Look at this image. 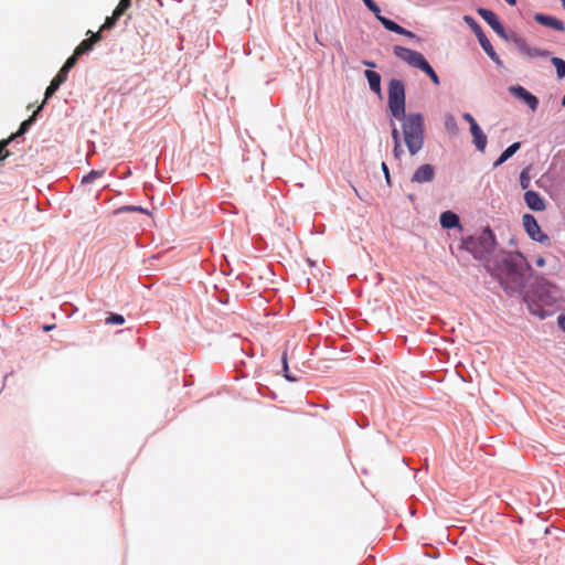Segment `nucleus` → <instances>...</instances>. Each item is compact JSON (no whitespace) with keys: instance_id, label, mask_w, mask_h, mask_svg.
Returning a JSON list of instances; mask_svg holds the SVG:
<instances>
[{"instance_id":"1","label":"nucleus","mask_w":565,"mask_h":565,"mask_svg":"<svg viewBox=\"0 0 565 565\" xmlns=\"http://www.w3.org/2000/svg\"><path fill=\"white\" fill-rule=\"evenodd\" d=\"M529 268L521 253H508L503 255L495 275L507 290H516L523 287Z\"/></svg>"},{"instance_id":"2","label":"nucleus","mask_w":565,"mask_h":565,"mask_svg":"<svg viewBox=\"0 0 565 565\" xmlns=\"http://www.w3.org/2000/svg\"><path fill=\"white\" fill-rule=\"evenodd\" d=\"M402 121L403 140L411 156L417 154L425 140L424 118L418 113H409L399 119Z\"/></svg>"},{"instance_id":"3","label":"nucleus","mask_w":565,"mask_h":565,"mask_svg":"<svg viewBox=\"0 0 565 565\" xmlns=\"http://www.w3.org/2000/svg\"><path fill=\"white\" fill-rule=\"evenodd\" d=\"M495 236L491 228L487 226L479 235L470 236L463 242L469 250L478 259L484 260L495 248Z\"/></svg>"},{"instance_id":"4","label":"nucleus","mask_w":565,"mask_h":565,"mask_svg":"<svg viewBox=\"0 0 565 565\" xmlns=\"http://www.w3.org/2000/svg\"><path fill=\"white\" fill-rule=\"evenodd\" d=\"M387 106L390 114L395 119L406 115L405 86L401 79L393 78L388 83Z\"/></svg>"},{"instance_id":"5","label":"nucleus","mask_w":565,"mask_h":565,"mask_svg":"<svg viewBox=\"0 0 565 565\" xmlns=\"http://www.w3.org/2000/svg\"><path fill=\"white\" fill-rule=\"evenodd\" d=\"M364 4L367 7L370 11H372L376 19L382 23V25L394 33L407 36V38H415V34L403 26L398 25L396 22L381 15V9L380 7L373 1V0H363Z\"/></svg>"},{"instance_id":"6","label":"nucleus","mask_w":565,"mask_h":565,"mask_svg":"<svg viewBox=\"0 0 565 565\" xmlns=\"http://www.w3.org/2000/svg\"><path fill=\"white\" fill-rule=\"evenodd\" d=\"M522 224L527 235L539 243H548V236L542 232L536 218L532 214H524L522 217Z\"/></svg>"},{"instance_id":"7","label":"nucleus","mask_w":565,"mask_h":565,"mask_svg":"<svg viewBox=\"0 0 565 565\" xmlns=\"http://www.w3.org/2000/svg\"><path fill=\"white\" fill-rule=\"evenodd\" d=\"M393 52L398 58L416 68H419L426 60L422 53L401 45H395Z\"/></svg>"},{"instance_id":"8","label":"nucleus","mask_w":565,"mask_h":565,"mask_svg":"<svg viewBox=\"0 0 565 565\" xmlns=\"http://www.w3.org/2000/svg\"><path fill=\"white\" fill-rule=\"evenodd\" d=\"M477 12L491 26V29L498 35H500L501 38H503L505 40L510 39V38H508L502 23L499 21L497 14L493 11H491L489 9H484V8H479L477 10Z\"/></svg>"},{"instance_id":"9","label":"nucleus","mask_w":565,"mask_h":565,"mask_svg":"<svg viewBox=\"0 0 565 565\" xmlns=\"http://www.w3.org/2000/svg\"><path fill=\"white\" fill-rule=\"evenodd\" d=\"M511 41L515 44L518 50L529 57H547L550 52L537 47L530 46L526 41L518 35L511 36Z\"/></svg>"},{"instance_id":"10","label":"nucleus","mask_w":565,"mask_h":565,"mask_svg":"<svg viewBox=\"0 0 565 565\" xmlns=\"http://www.w3.org/2000/svg\"><path fill=\"white\" fill-rule=\"evenodd\" d=\"M509 90L514 97L523 100L532 111L536 110L539 106V99L535 95L520 85L511 86Z\"/></svg>"},{"instance_id":"11","label":"nucleus","mask_w":565,"mask_h":565,"mask_svg":"<svg viewBox=\"0 0 565 565\" xmlns=\"http://www.w3.org/2000/svg\"><path fill=\"white\" fill-rule=\"evenodd\" d=\"M435 177V168L425 163L419 166L412 175V182L414 183H425L433 181Z\"/></svg>"},{"instance_id":"12","label":"nucleus","mask_w":565,"mask_h":565,"mask_svg":"<svg viewBox=\"0 0 565 565\" xmlns=\"http://www.w3.org/2000/svg\"><path fill=\"white\" fill-rule=\"evenodd\" d=\"M524 201L532 211L542 212L546 209L544 199L535 191H526L524 193Z\"/></svg>"},{"instance_id":"13","label":"nucleus","mask_w":565,"mask_h":565,"mask_svg":"<svg viewBox=\"0 0 565 565\" xmlns=\"http://www.w3.org/2000/svg\"><path fill=\"white\" fill-rule=\"evenodd\" d=\"M534 20L544 25V26H547V28H551V29H554L556 31H565V26H564V23L562 20L555 18V17H552V15H547V14H543V13H536L534 15Z\"/></svg>"},{"instance_id":"14","label":"nucleus","mask_w":565,"mask_h":565,"mask_svg":"<svg viewBox=\"0 0 565 565\" xmlns=\"http://www.w3.org/2000/svg\"><path fill=\"white\" fill-rule=\"evenodd\" d=\"M87 34H90V36L86 40H83L74 50L76 55L81 56L89 52L93 46L102 40V34L99 32L93 33L92 31H88Z\"/></svg>"},{"instance_id":"15","label":"nucleus","mask_w":565,"mask_h":565,"mask_svg":"<svg viewBox=\"0 0 565 565\" xmlns=\"http://www.w3.org/2000/svg\"><path fill=\"white\" fill-rule=\"evenodd\" d=\"M463 21L471 28V30L477 35L479 43L481 47L483 49V45H487V43H490L486 34L483 33L481 26L478 24V22L470 15H465Z\"/></svg>"},{"instance_id":"16","label":"nucleus","mask_w":565,"mask_h":565,"mask_svg":"<svg viewBox=\"0 0 565 565\" xmlns=\"http://www.w3.org/2000/svg\"><path fill=\"white\" fill-rule=\"evenodd\" d=\"M470 132L476 148L479 151H484L487 147V136L483 134L480 126L478 124L472 125V127H470Z\"/></svg>"},{"instance_id":"17","label":"nucleus","mask_w":565,"mask_h":565,"mask_svg":"<svg viewBox=\"0 0 565 565\" xmlns=\"http://www.w3.org/2000/svg\"><path fill=\"white\" fill-rule=\"evenodd\" d=\"M391 126H392V138L394 141L393 154H394L395 159L401 160L404 154V150L402 147L401 132L397 129V127L393 120H391Z\"/></svg>"},{"instance_id":"18","label":"nucleus","mask_w":565,"mask_h":565,"mask_svg":"<svg viewBox=\"0 0 565 565\" xmlns=\"http://www.w3.org/2000/svg\"><path fill=\"white\" fill-rule=\"evenodd\" d=\"M440 224L444 228H454L460 226L459 216L451 211H446L440 214Z\"/></svg>"},{"instance_id":"19","label":"nucleus","mask_w":565,"mask_h":565,"mask_svg":"<svg viewBox=\"0 0 565 565\" xmlns=\"http://www.w3.org/2000/svg\"><path fill=\"white\" fill-rule=\"evenodd\" d=\"M364 75L369 82L370 89L376 94H381V76L379 73L367 70Z\"/></svg>"},{"instance_id":"20","label":"nucleus","mask_w":565,"mask_h":565,"mask_svg":"<svg viewBox=\"0 0 565 565\" xmlns=\"http://www.w3.org/2000/svg\"><path fill=\"white\" fill-rule=\"evenodd\" d=\"M42 107H43V104L38 107V109L32 114V116L29 119L24 120L20 125V128H19V130L17 132L12 134L9 137L11 139V141H13L17 137L22 136L23 134H25L28 131V129L30 128V126L35 120V117L39 114V111L42 109Z\"/></svg>"},{"instance_id":"21","label":"nucleus","mask_w":565,"mask_h":565,"mask_svg":"<svg viewBox=\"0 0 565 565\" xmlns=\"http://www.w3.org/2000/svg\"><path fill=\"white\" fill-rule=\"evenodd\" d=\"M420 71H423L424 73H426L429 78L436 84L438 85L439 84V77L438 75L436 74V72L434 71V68L429 65V63L427 62V60H425L420 67H419Z\"/></svg>"},{"instance_id":"22","label":"nucleus","mask_w":565,"mask_h":565,"mask_svg":"<svg viewBox=\"0 0 565 565\" xmlns=\"http://www.w3.org/2000/svg\"><path fill=\"white\" fill-rule=\"evenodd\" d=\"M552 64L556 68V74L559 79L565 77V61L561 57H552Z\"/></svg>"},{"instance_id":"23","label":"nucleus","mask_w":565,"mask_h":565,"mask_svg":"<svg viewBox=\"0 0 565 565\" xmlns=\"http://www.w3.org/2000/svg\"><path fill=\"white\" fill-rule=\"evenodd\" d=\"M445 127H446L447 131L450 132L451 135L458 134L459 129H458L457 120L454 115H447L445 117Z\"/></svg>"},{"instance_id":"24","label":"nucleus","mask_w":565,"mask_h":565,"mask_svg":"<svg viewBox=\"0 0 565 565\" xmlns=\"http://www.w3.org/2000/svg\"><path fill=\"white\" fill-rule=\"evenodd\" d=\"M120 17L121 15H116V10H114L111 17L106 18L104 24L100 26L98 32L100 33L104 30H110L111 28H114V25Z\"/></svg>"},{"instance_id":"25","label":"nucleus","mask_w":565,"mask_h":565,"mask_svg":"<svg viewBox=\"0 0 565 565\" xmlns=\"http://www.w3.org/2000/svg\"><path fill=\"white\" fill-rule=\"evenodd\" d=\"M483 51L488 54V56L497 64L502 65V61L500 60L499 55L495 53L493 46L491 43H487V45H483Z\"/></svg>"},{"instance_id":"26","label":"nucleus","mask_w":565,"mask_h":565,"mask_svg":"<svg viewBox=\"0 0 565 565\" xmlns=\"http://www.w3.org/2000/svg\"><path fill=\"white\" fill-rule=\"evenodd\" d=\"M483 51L488 54V56L497 64L502 65V61L500 60L499 55L495 53L493 46L491 43H487V45H483Z\"/></svg>"},{"instance_id":"27","label":"nucleus","mask_w":565,"mask_h":565,"mask_svg":"<svg viewBox=\"0 0 565 565\" xmlns=\"http://www.w3.org/2000/svg\"><path fill=\"white\" fill-rule=\"evenodd\" d=\"M10 142V138L0 140V161H3L7 157H9L10 152L6 148Z\"/></svg>"},{"instance_id":"28","label":"nucleus","mask_w":565,"mask_h":565,"mask_svg":"<svg viewBox=\"0 0 565 565\" xmlns=\"http://www.w3.org/2000/svg\"><path fill=\"white\" fill-rule=\"evenodd\" d=\"M104 170H92L87 175L83 178V182H93L94 180L100 178L104 174Z\"/></svg>"},{"instance_id":"29","label":"nucleus","mask_w":565,"mask_h":565,"mask_svg":"<svg viewBox=\"0 0 565 565\" xmlns=\"http://www.w3.org/2000/svg\"><path fill=\"white\" fill-rule=\"evenodd\" d=\"M131 0H119L118 6L116 7V15H122L125 11L130 7Z\"/></svg>"},{"instance_id":"30","label":"nucleus","mask_w":565,"mask_h":565,"mask_svg":"<svg viewBox=\"0 0 565 565\" xmlns=\"http://www.w3.org/2000/svg\"><path fill=\"white\" fill-rule=\"evenodd\" d=\"M125 322V318L118 313H110L106 319V323L108 324H122Z\"/></svg>"},{"instance_id":"31","label":"nucleus","mask_w":565,"mask_h":565,"mask_svg":"<svg viewBox=\"0 0 565 565\" xmlns=\"http://www.w3.org/2000/svg\"><path fill=\"white\" fill-rule=\"evenodd\" d=\"M530 175H529V172H527V169H524L521 174H520V185L522 189H527L529 185H530Z\"/></svg>"},{"instance_id":"32","label":"nucleus","mask_w":565,"mask_h":565,"mask_svg":"<svg viewBox=\"0 0 565 565\" xmlns=\"http://www.w3.org/2000/svg\"><path fill=\"white\" fill-rule=\"evenodd\" d=\"M521 147L520 142H514L511 146H509L502 153L510 159Z\"/></svg>"},{"instance_id":"33","label":"nucleus","mask_w":565,"mask_h":565,"mask_svg":"<svg viewBox=\"0 0 565 565\" xmlns=\"http://www.w3.org/2000/svg\"><path fill=\"white\" fill-rule=\"evenodd\" d=\"M58 87H60L58 85L51 82V84L49 85V87L45 90V98L42 103L43 105L45 104L46 99L50 98L58 89Z\"/></svg>"},{"instance_id":"34","label":"nucleus","mask_w":565,"mask_h":565,"mask_svg":"<svg viewBox=\"0 0 565 565\" xmlns=\"http://www.w3.org/2000/svg\"><path fill=\"white\" fill-rule=\"evenodd\" d=\"M66 79L67 75L60 70L56 76L52 79V82L61 86L64 82H66Z\"/></svg>"},{"instance_id":"35","label":"nucleus","mask_w":565,"mask_h":565,"mask_svg":"<svg viewBox=\"0 0 565 565\" xmlns=\"http://www.w3.org/2000/svg\"><path fill=\"white\" fill-rule=\"evenodd\" d=\"M282 362H284V371H285V376L288 381H296L295 377H291L287 372H288V364H287V354L284 353L282 355Z\"/></svg>"},{"instance_id":"36","label":"nucleus","mask_w":565,"mask_h":565,"mask_svg":"<svg viewBox=\"0 0 565 565\" xmlns=\"http://www.w3.org/2000/svg\"><path fill=\"white\" fill-rule=\"evenodd\" d=\"M78 57H79V55H76V53L73 52V54L66 60L65 63L73 68L75 66V64L77 63Z\"/></svg>"},{"instance_id":"37","label":"nucleus","mask_w":565,"mask_h":565,"mask_svg":"<svg viewBox=\"0 0 565 565\" xmlns=\"http://www.w3.org/2000/svg\"><path fill=\"white\" fill-rule=\"evenodd\" d=\"M120 211H134V212L147 213V211L145 209H142L141 206H135V205L125 206V207L120 209Z\"/></svg>"},{"instance_id":"38","label":"nucleus","mask_w":565,"mask_h":565,"mask_svg":"<svg viewBox=\"0 0 565 565\" xmlns=\"http://www.w3.org/2000/svg\"><path fill=\"white\" fill-rule=\"evenodd\" d=\"M530 310L532 313L539 316L540 318H545L548 313L543 309H534L532 306H530Z\"/></svg>"},{"instance_id":"39","label":"nucleus","mask_w":565,"mask_h":565,"mask_svg":"<svg viewBox=\"0 0 565 565\" xmlns=\"http://www.w3.org/2000/svg\"><path fill=\"white\" fill-rule=\"evenodd\" d=\"M381 168H382L383 174L385 175L386 182L390 184L391 183V178H390V171H388V168H387L386 163L382 162Z\"/></svg>"},{"instance_id":"40","label":"nucleus","mask_w":565,"mask_h":565,"mask_svg":"<svg viewBox=\"0 0 565 565\" xmlns=\"http://www.w3.org/2000/svg\"><path fill=\"white\" fill-rule=\"evenodd\" d=\"M462 118L469 122L470 127H472V125L477 124L476 119L469 114V113H465L462 115Z\"/></svg>"},{"instance_id":"41","label":"nucleus","mask_w":565,"mask_h":565,"mask_svg":"<svg viewBox=\"0 0 565 565\" xmlns=\"http://www.w3.org/2000/svg\"><path fill=\"white\" fill-rule=\"evenodd\" d=\"M557 324L565 332V315L558 316Z\"/></svg>"},{"instance_id":"42","label":"nucleus","mask_w":565,"mask_h":565,"mask_svg":"<svg viewBox=\"0 0 565 565\" xmlns=\"http://www.w3.org/2000/svg\"><path fill=\"white\" fill-rule=\"evenodd\" d=\"M508 158L504 156V153H501V156L494 161V167L501 166L503 162H505Z\"/></svg>"},{"instance_id":"43","label":"nucleus","mask_w":565,"mask_h":565,"mask_svg":"<svg viewBox=\"0 0 565 565\" xmlns=\"http://www.w3.org/2000/svg\"><path fill=\"white\" fill-rule=\"evenodd\" d=\"M71 66L64 63V65L61 67V71L64 72L68 76V72L71 71Z\"/></svg>"},{"instance_id":"44","label":"nucleus","mask_w":565,"mask_h":565,"mask_svg":"<svg viewBox=\"0 0 565 565\" xmlns=\"http://www.w3.org/2000/svg\"><path fill=\"white\" fill-rule=\"evenodd\" d=\"M535 264L539 266V267H542L545 265V259L543 257H539L536 260H535Z\"/></svg>"},{"instance_id":"45","label":"nucleus","mask_w":565,"mask_h":565,"mask_svg":"<svg viewBox=\"0 0 565 565\" xmlns=\"http://www.w3.org/2000/svg\"><path fill=\"white\" fill-rule=\"evenodd\" d=\"M55 328V324H45L43 326V331L47 332Z\"/></svg>"},{"instance_id":"46","label":"nucleus","mask_w":565,"mask_h":565,"mask_svg":"<svg viewBox=\"0 0 565 565\" xmlns=\"http://www.w3.org/2000/svg\"><path fill=\"white\" fill-rule=\"evenodd\" d=\"M363 64L365 66H369V67H375L376 66V64L374 62H372V61H363Z\"/></svg>"},{"instance_id":"47","label":"nucleus","mask_w":565,"mask_h":565,"mask_svg":"<svg viewBox=\"0 0 565 565\" xmlns=\"http://www.w3.org/2000/svg\"><path fill=\"white\" fill-rule=\"evenodd\" d=\"M510 6H514L516 3V0H505Z\"/></svg>"},{"instance_id":"48","label":"nucleus","mask_w":565,"mask_h":565,"mask_svg":"<svg viewBox=\"0 0 565 565\" xmlns=\"http://www.w3.org/2000/svg\"><path fill=\"white\" fill-rule=\"evenodd\" d=\"M562 2L563 8L565 9V0H559Z\"/></svg>"}]
</instances>
